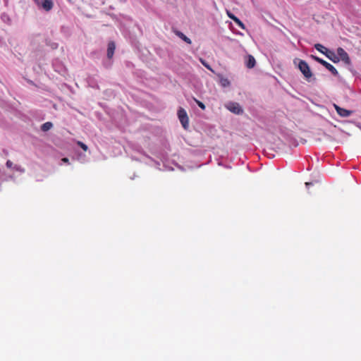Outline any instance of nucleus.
<instances>
[{
	"mask_svg": "<svg viewBox=\"0 0 361 361\" xmlns=\"http://www.w3.org/2000/svg\"><path fill=\"white\" fill-rule=\"evenodd\" d=\"M53 127V124L51 122H46L43 123L41 126V130L44 132H47L49 130Z\"/></svg>",
	"mask_w": 361,
	"mask_h": 361,
	"instance_id": "obj_13",
	"label": "nucleus"
},
{
	"mask_svg": "<svg viewBox=\"0 0 361 361\" xmlns=\"http://www.w3.org/2000/svg\"><path fill=\"white\" fill-rule=\"evenodd\" d=\"M324 55L334 63H338L339 61V57L337 56V53L335 54L334 51L331 50L325 51Z\"/></svg>",
	"mask_w": 361,
	"mask_h": 361,
	"instance_id": "obj_7",
	"label": "nucleus"
},
{
	"mask_svg": "<svg viewBox=\"0 0 361 361\" xmlns=\"http://www.w3.org/2000/svg\"><path fill=\"white\" fill-rule=\"evenodd\" d=\"M115 49H116V46H115V44L114 42H110L109 44H108V47H107V57L109 59H111L114 54V51H115Z\"/></svg>",
	"mask_w": 361,
	"mask_h": 361,
	"instance_id": "obj_9",
	"label": "nucleus"
},
{
	"mask_svg": "<svg viewBox=\"0 0 361 361\" xmlns=\"http://www.w3.org/2000/svg\"><path fill=\"white\" fill-rule=\"evenodd\" d=\"M192 99L198 105V106L202 109V110H204L206 106L205 105L200 101L197 100L195 97H192Z\"/></svg>",
	"mask_w": 361,
	"mask_h": 361,
	"instance_id": "obj_17",
	"label": "nucleus"
},
{
	"mask_svg": "<svg viewBox=\"0 0 361 361\" xmlns=\"http://www.w3.org/2000/svg\"><path fill=\"white\" fill-rule=\"evenodd\" d=\"M225 107L229 111L236 115H241L243 113V109L238 102H228L226 104H225Z\"/></svg>",
	"mask_w": 361,
	"mask_h": 361,
	"instance_id": "obj_3",
	"label": "nucleus"
},
{
	"mask_svg": "<svg viewBox=\"0 0 361 361\" xmlns=\"http://www.w3.org/2000/svg\"><path fill=\"white\" fill-rule=\"evenodd\" d=\"M1 18L4 22L8 23L10 21V18L8 16L6 13H2L1 15Z\"/></svg>",
	"mask_w": 361,
	"mask_h": 361,
	"instance_id": "obj_19",
	"label": "nucleus"
},
{
	"mask_svg": "<svg viewBox=\"0 0 361 361\" xmlns=\"http://www.w3.org/2000/svg\"><path fill=\"white\" fill-rule=\"evenodd\" d=\"M14 165L15 164H13V163L11 160H7L6 163V166L9 169H13Z\"/></svg>",
	"mask_w": 361,
	"mask_h": 361,
	"instance_id": "obj_21",
	"label": "nucleus"
},
{
	"mask_svg": "<svg viewBox=\"0 0 361 361\" xmlns=\"http://www.w3.org/2000/svg\"><path fill=\"white\" fill-rule=\"evenodd\" d=\"M174 33L176 36H178L179 38H180L182 40H183L185 42H186L188 44H190L192 43L191 39L188 37L186 35H185L182 32L179 30L174 31Z\"/></svg>",
	"mask_w": 361,
	"mask_h": 361,
	"instance_id": "obj_10",
	"label": "nucleus"
},
{
	"mask_svg": "<svg viewBox=\"0 0 361 361\" xmlns=\"http://www.w3.org/2000/svg\"><path fill=\"white\" fill-rule=\"evenodd\" d=\"M326 62V61H324V59H319L318 63H319L320 64H322V66L324 65V63Z\"/></svg>",
	"mask_w": 361,
	"mask_h": 361,
	"instance_id": "obj_25",
	"label": "nucleus"
},
{
	"mask_svg": "<svg viewBox=\"0 0 361 361\" xmlns=\"http://www.w3.org/2000/svg\"><path fill=\"white\" fill-rule=\"evenodd\" d=\"M227 15L229 17L230 19L233 20V18H237L235 15H233V13H231L230 11H227Z\"/></svg>",
	"mask_w": 361,
	"mask_h": 361,
	"instance_id": "obj_22",
	"label": "nucleus"
},
{
	"mask_svg": "<svg viewBox=\"0 0 361 361\" xmlns=\"http://www.w3.org/2000/svg\"><path fill=\"white\" fill-rule=\"evenodd\" d=\"M337 56L339 57V61H343L345 64L350 63V59L348 53L341 47L337 49Z\"/></svg>",
	"mask_w": 361,
	"mask_h": 361,
	"instance_id": "obj_5",
	"label": "nucleus"
},
{
	"mask_svg": "<svg viewBox=\"0 0 361 361\" xmlns=\"http://www.w3.org/2000/svg\"><path fill=\"white\" fill-rule=\"evenodd\" d=\"M38 8L46 12L50 11L54 7L53 0H34Z\"/></svg>",
	"mask_w": 361,
	"mask_h": 361,
	"instance_id": "obj_2",
	"label": "nucleus"
},
{
	"mask_svg": "<svg viewBox=\"0 0 361 361\" xmlns=\"http://www.w3.org/2000/svg\"><path fill=\"white\" fill-rule=\"evenodd\" d=\"M334 108H335L337 114L343 118L348 117L353 114L352 111L340 107L339 106H338L336 104H334Z\"/></svg>",
	"mask_w": 361,
	"mask_h": 361,
	"instance_id": "obj_6",
	"label": "nucleus"
},
{
	"mask_svg": "<svg viewBox=\"0 0 361 361\" xmlns=\"http://www.w3.org/2000/svg\"><path fill=\"white\" fill-rule=\"evenodd\" d=\"M77 144H78V145H79V146H80V147H81L84 151H87V148H88V147H87V146L85 144H84L83 142H80V141H78V142H77Z\"/></svg>",
	"mask_w": 361,
	"mask_h": 361,
	"instance_id": "obj_20",
	"label": "nucleus"
},
{
	"mask_svg": "<svg viewBox=\"0 0 361 361\" xmlns=\"http://www.w3.org/2000/svg\"><path fill=\"white\" fill-rule=\"evenodd\" d=\"M13 178L14 177L13 175H8L4 170L0 169V182L13 180Z\"/></svg>",
	"mask_w": 361,
	"mask_h": 361,
	"instance_id": "obj_8",
	"label": "nucleus"
},
{
	"mask_svg": "<svg viewBox=\"0 0 361 361\" xmlns=\"http://www.w3.org/2000/svg\"><path fill=\"white\" fill-rule=\"evenodd\" d=\"M314 48L322 54H324L325 51L329 50L327 48H326L324 46H323L321 44H315Z\"/></svg>",
	"mask_w": 361,
	"mask_h": 361,
	"instance_id": "obj_14",
	"label": "nucleus"
},
{
	"mask_svg": "<svg viewBox=\"0 0 361 361\" xmlns=\"http://www.w3.org/2000/svg\"><path fill=\"white\" fill-rule=\"evenodd\" d=\"M233 21L242 29H245L243 23L238 18H233Z\"/></svg>",
	"mask_w": 361,
	"mask_h": 361,
	"instance_id": "obj_18",
	"label": "nucleus"
},
{
	"mask_svg": "<svg viewBox=\"0 0 361 361\" xmlns=\"http://www.w3.org/2000/svg\"><path fill=\"white\" fill-rule=\"evenodd\" d=\"M256 63V61L255 58L252 55H248L247 59L245 62V65L248 68H252Z\"/></svg>",
	"mask_w": 361,
	"mask_h": 361,
	"instance_id": "obj_12",
	"label": "nucleus"
},
{
	"mask_svg": "<svg viewBox=\"0 0 361 361\" xmlns=\"http://www.w3.org/2000/svg\"><path fill=\"white\" fill-rule=\"evenodd\" d=\"M61 161H62L63 163H66V164H68V161H69V160H68V158H63V159H61Z\"/></svg>",
	"mask_w": 361,
	"mask_h": 361,
	"instance_id": "obj_24",
	"label": "nucleus"
},
{
	"mask_svg": "<svg viewBox=\"0 0 361 361\" xmlns=\"http://www.w3.org/2000/svg\"><path fill=\"white\" fill-rule=\"evenodd\" d=\"M13 169L14 171H17V172L20 173V174L24 173H25V169L23 167H22L21 166L18 165V164H15V165L13 166Z\"/></svg>",
	"mask_w": 361,
	"mask_h": 361,
	"instance_id": "obj_15",
	"label": "nucleus"
},
{
	"mask_svg": "<svg viewBox=\"0 0 361 361\" xmlns=\"http://www.w3.org/2000/svg\"><path fill=\"white\" fill-rule=\"evenodd\" d=\"M178 116L183 128L187 129L189 124V118L185 110L183 108H180L178 110Z\"/></svg>",
	"mask_w": 361,
	"mask_h": 361,
	"instance_id": "obj_4",
	"label": "nucleus"
},
{
	"mask_svg": "<svg viewBox=\"0 0 361 361\" xmlns=\"http://www.w3.org/2000/svg\"><path fill=\"white\" fill-rule=\"evenodd\" d=\"M178 167L180 170H183L182 166H178Z\"/></svg>",
	"mask_w": 361,
	"mask_h": 361,
	"instance_id": "obj_28",
	"label": "nucleus"
},
{
	"mask_svg": "<svg viewBox=\"0 0 361 361\" xmlns=\"http://www.w3.org/2000/svg\"><path fill=\"white\" fill-rule=\"evenodd\" d=\"M298 68L303 74L305 79L308 81H310V78H312V73L307 63L305 61L300 60L298 63Z\"/></svg>",
	"mask_w": 361,
	"mask_h": 361,
	"instance_id": "obj_1",
	"label": "nucleus"
},
{
	"mask_svg": "<svg viewBox=\"0 0 361 361\" xmlns=\"http://www.w3.org/2000/svg\"><path fill=\"white\" fill-rule=\"evenodd\" d=\"M327 70H329L334 75L338 76V72L336 68L331 63L326 61L323 65Z\"/></svg>",
	"mask_w": 361,
	"mask_h": 361,
	"instance_id": "obj_11",
	"label": "nucleus"
},
{
	"mask_svg": "<svg viewBox=\"0 0 361 361\" xmlns=\"http://www.w3.org/2000/svg\"><path fill=\"white\" fill-rule=\"evenodd\" d=\"M201 63L208 70H209L212 72H214L213 69L212 68L211 66L204 59H200Z\"/></svg>",
	"mask_w": 361,
	"mask_h": 361,
	"instance_id": "obj_16",
	"label": "nucleus"
},
{
	"mask_svg": "<svg viewBox=\"0 0 361 361\" xmlns=\"http://www.w3.org/2000/svg\"><path fill=\"white\" fill-rule=\"evenodd\" d=\"M228 83H229V82H228L227 80H225L223 82V83H222V84H223V85H224V86H226V85L227 84H228Z\"/></svg>",
	"mask_w": 361,
	"mask_h": 361,
	"instance_id": "obj_26",
	"label": "nucleus"
},
{
	"mask_svg": "<svg viewBox=\"0 0 361 361\" xmlns=\"http://www.w3.org/2000/svg\"><path fill=\"white\" fill-rule=\"evenodd\" d=\"M312 185V183H311V182L305 183V185H306L307 188H308L310 185Z\"/></svg>",
	"mask_w": 361,
	"mask_h": 361,
	"instance_id": "obj_27",
	"label": "nucleus"
},
{
	"mask_svg": "<svg viewBox=\"0 0 361 361\" xmlns=\"http://www.w3.org/2000/svg\"><path fill=\"white\" fill-rule=\"evenodd\" d=\"M311 57L317 62H318L320 59L319 57L313 55H312Z\"/></svg>",
	"mask_w": 361,
	"mask_h": 361,
	"instance_id": "obj_23",
	"label": "nucleus"
}]
</instances>
